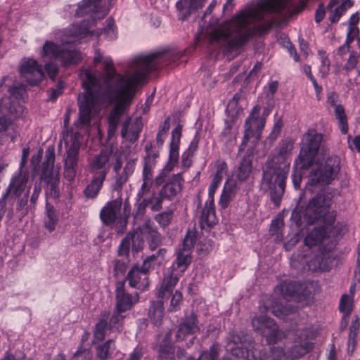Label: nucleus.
Here are the masks:
<instances>
[{
  "label": "nucleus",
  "mask_w": 360,
  "mask_h": 360,
  "mask_svg": "<svg viewBox=\"0 0 360 360\" xmlns=\"http://www.w3.org/2000/svg\"><path fill=\"white\" fill-rule=\"evenodd\" d=\"M150 200L149 199L145 198L143 197L137 198L136 197V202L135 204L136 209V216H143L146 212V207L150 205Z\"/></svg>",
  "instance_id": "obj_56"
},
{
  "label": "nucleus",
  "mask_w": 360,
  "mask_h": 360,
  "mask_svg": "<svg viewBox=\"0 0 360 360\" xmlns=\"http://www.w3.org/2000/svg\"><path fill=\"white\" fill-rule=\"evenodd\" d=\"M124 313V312L123 311H117V310L115 309L113 314L110 318L108 317L110 331H120L122 329L123 320L126 316L123 314Z\"/></svg>",
  "instance_id": "obj_42"
},
{
  "label": "nucleus",
  "mask_w": 360,
  "mask_h": 360,
  "mask_svg": "<svg viewBox=\"0 0 360 360\" xmlns=\"http://www.w3.org/2000/svg\"><path fill=\"white\" fill-rule=\"evenodd\" d=\"M356 39V37H351L350 34L346 35L345 43L340 46L337 50V54L341 57L349 52L350 44Z\"/></svg>",
  "instance_id": "obj_58"
},
{
  "label": "nucleus",
  "mask_w": 360,
  "mask_h": 360,
  "mask_svg": "<svg viewBox=\"0 0 360 360\" xmlns=\"http://www.w3.org/2000/svg\"><path fill=\"white\" fill-rule=\"evenodd\" d=\"M297 290V286L294 282H283L277 285L275 292L281 294L283 297L293 295Z\"/></svg>",
  "instance_id": "obj_47"
},
{
  "label": "nucleus",
  "mask_w": 360,
  "mask_h": 360,
  "mask_svg": "<svg viewBox=\"0 0 360 360\" xmlns=\"http://www.w3.org/2000/svg\"><path fill=\"white\" fill-rule=\"evenodd\" d=\"M260 110L259 105H255L247 117L243 145H245L250 138L254 137L257 140L259 139L261 131L264 129L266 122V118L259 116Z\"/></svg>",
  "instance_id": "obj_11"
},
{
  "label": "nucleus",
  "mask_w": 360,
  "mask_h": 360,
  "mask_svg": "<svg viewBox=\"0 0 360 360\" xmlns=\"http://www.w3.org/2000/svg\"><path fill=\"white\" fill-rule=\"evenodd\" d=\"M173 218V211L167 210L155 216V220L163 228L168 226Z\"/></svg>",
  "instance_id": "obj_51"
},
{
  "label": "nucleus",
  "mask_w": 360,
  "mask_h": 360,
  "mask_svg": "<svg viewBox=\"0 0 360 360\" xmlns=\"http://www.w3.org/2000/svg\"><path fill=\"white\" fill-rule=\"evenodd\" d=\"M79 147V141L75 139L68 150L67 157L65 160V167L76 169Z\"/></svg>",
  "instance_id": "obj_35"
},
{
  "label": "nucleus",
  "mask_w": 360,
  "mask_h": 360,
  "mask_svg": "<svg viewBox=\"0 0 360 360\" xmlns=\"http://www.w3.org/2000/svg\"><path fill=\"white\" fill-rule=\"evenodd\" d=\"M46 160L42 164L41 179L44 180L55 193H58L59 183V171L54 169L55 153L53 147H49L46 150Z\"/></svg>",
  "instance_id": "obj_13"
},
{
  "label": "nucleus",
  "mask_w": 360,
  "mask_h": 360,
  "mask_svg": "<svg viewBox=\"0 0 360 360\" xmlns=\"http://www.w3.org/2000/svg\"><path fill=\"white\" fill-rule=\"evenodd\" d=\"M95 34L96 32L90 30L84 22L81 25H71L55 34L56 39L61 43L60 46L52 41L47 40L44 44L40 54L42 57L58 60L64 65L77 64L81 60L80 53L72 49V46L67 49L65 48V46L74 44L89 35L92 37ZM98 34L96 32V35Z\"/></svg>",
  "instance_id": "obj_4"
},
{
  "label": "nucleus",
  "mask_w": 360,
  "mask_h": 360,
  "mask_svg": "<svg viewBox=\"0 0 360 360\" xmlns=\"http://www.w3.org/2000/svg\"><path fill=\"white\" fill-rule=\"evenodd\" d=\"M102 8V0H83L79 5L77 15L96 13Z\"/></svg>",
  "instance_id": "obj_30"
},
{
  "label": "nucleus",
  "mask_w": 360,
  "mask_h": 360,
  "mask_svg": "<svg viewBox=\"0 0 360 360\" xmlns=\"http://www.w3.org/2000/svg\"><path fill=\"white\" fill-rule=\"evenodd\" d=\"M201 221L208 226H212L217 223L214 207V198H209L208 200L206 202L205 208L202 210Z\"/></svg>",
  "instance_id": "obj_32"
},
{
  "label": "nucleus",
  "mask_w": 360,
  "mask_h": 360,
  "mask_svg": "<svg viewBox=\"0 0 360 360\" xmlns=\"http://www.w3.org/2000/svg\"><path fill=\"white\" fill-rule=\"evenodd\" d=\"M179 158L169 157L168 162H167L165 167L162 169L161 172L155 178V182L157 185L160 186L162 184L167 177H171V172L174 169L177 164Z\"/></svg>",
  "instance_id": "obj_40"
},
{
  "label": "nucleus",
  "mask_w": 360,
  "mask_h": 360,
  "mask_svg": "<svg viewBox=\"0 0 360 360\" xmlns=\"http://www.w3.org/2000/svg\"><path fill=\"white\" fill-rule=\"evenodd\" d=\"M199 330L197 317L192 314L187 316L185 321L179 325L176 334V340L177 342L183 341L187 336L193 335Z\"/></svg>",
  "instance_id": "obj_20"
},
{
  "label": "nucleus",
  "mask_w": 360,
  "mask_h": 360,
  "mask_svg": "<svg viewBox=\"0 0 360 360\" xmlns=\"http://www.w3.org/2000/svg\"><path fill=\"white\" fill-rule=\"evenodd\" d=\"M122 204V200L121 198L108 202L100 212V217L103 223L106 225L113 224L120 212Z\"/></svg>",
  "instance_id": "obj_19"
},
{
  "label": "nucleus",
  "mask_w": 360,
  "mask_h": 360,
  "mask_svg": "<svg viewBox=\"0 0 360 360\" xmlns=\"http://www.w3.org/2000/svg\"><path fill=\"white\" fill-rule=\"evenodd\" d=\"M359 57V56L356 52H350L349 58L347 59L344 68L347 71H349L354 69L357 65Z\"/></svg>",
  "instance_id": "obj_60"
},
{
  "label": "nucleus",
  "mask_w": 360,
  "mask_h": 360,
  "mask_svg": "<svg viewBox=\"0 0 360 360\" xmlns=\"http://www.w3.org/2000/svg\"><path fill=\"white\" fill-rule=\"evenodd\" d=\"M233 122L225 121V127L220 134V141L224 143H229L236 139V129H233Z\"/></svg>",
  "instance_id": "obj_45"
},
{
  "label": "nucleus",
  "mask_w": 360,
  "mask_h": 360,
  "mask_svg": "<svg viewBox=\"0 0 360 360\" xmlns=\"http://www.w3.org/2000/svg\"><path fill=\"white\" fill-rule=\"evenodd\" d=\"M140 57L150 58L153 68L148 70V73L151 70H158L160 67L167 65L170 63L171 54L168 52H158L147 56H137L132 62L131 70L127 72L124 75L127 73L132 74L134 72L136 60ZM101 61L103 63L104 65V74L102 79H98L91 70H86L80 74V78L82 81V85L85 89V92H96L105 89L107 93H110L111 87L116 86L115 78L117 76H120L121 75L116 72L111 58L108 56L103 58L102 53L99 50H96L95 52L94 63L96 65Z\"/></svg>",
  "instance_id": "obj_3"
},
{
  "label": "nucleus",
  "mask_w": 360,
  "mask_h": 360,
  "mask_svg": "<svg viewBox=\"0 0 360 360\" xmlns=\"http://www.w3.org/2000/svg\"><path fill=\"white\" fill-rule=\"evenodd\" d=\"M8 91L15 98H19L22 97L24 93L25 92V88L22 84L13 85L12 86H9Z\"/></svg>",
  "instance_id": "obj_62"
},
{
  "label": "nucleus",
  "mask_w": 360,
  "mask_h": 360,
  "mask_svg": "<svg viewBox=\"0 0 360 360\" xmlns=\"http://www.w3.org/2000/svg\"><path fill=\"white\" fill-rule=\"evenodd\" d=\"M167 252V250L165 248L159 249L156 253L146 258L143 261L144 265L149 268L152 264L161 265L165 262Z\"/></svg>",
  "instance_id": "obj_46"
},
{
  "label": "nucleus",
  "mask_w": 360,
  "mask_h": 360,
  "mask_svg": "<svg viewBox=\"0 0 360 360\" xmlns=\"http://www.w3.org/2000/svg\"><path fill=\"white\" fill-rule=\"evenodd\" d=\"M131 240L133 241V236L127 234L120 244L118 254L121 256H127L129 253Z\"/></svg>",
  "instance_id": "obj_54"
},
{
  "label": "nucleus",
  "mask_w": 360,
  "mask_h": 360,
  "mask_svg": "<svg viewBox=\"0 0 360 360\" xmlns=\"http://www.w3.org/2000/svg\"><path fill=\"white\" fill-rule=\"evenodd\" d=\"M227 350L231 354L244 360H258L256 351H253L252 343L246 340H243L238 335H233L227 342Z\"/></svg>",
  "instance_id": "obj_14"
},
{
  "label": "nucleus",
  "mask_w": 360,
  "mask_h": 360,
  "mask_svg": "<svg viewBox=\"0 0 360 360\" xmlns=\"http://www.w3.org/2000/svg\"><path fill=\"white\" fill-rule=\"evenodd\" d=\"M135 162L134 161H129L126 163L123 170L116 173L115 176V186L116 189H121L122 186L127 181L130 175L134 171Z\"/></svg>",
  "instance_id": "obj_34"
},
{
  "label": "nucleus",
  "mask_w": 360,
  "mask_h": 360,
  "mask_svg": "<svg viewBox=\"0 0 360 360\" xmlns=\"http://www.w3.org/2000/svg\"><path fill=\"white\" fill-rule=\"evenodd\" d=\"M166 199L165 197L159 195L158 197H152L149 200H150V209L153 212H158L162 208V202L163 200Z\"/></svg>",
  "instance_id": "obj_61"
},
{
  "label": "nucleus",
  "mask_w": 360,
  "mask_h": 360,
  "mask_svg": "<svg viewBox=\"0 0 360 360\" xmlns=\"http://www.w3.org/2000/svg\"><path fill=\"white\" fill-rule=\"evenodd\" d=\"M280 157L266 162L262 182L264 189L271 191V200L277 205H279L284 193L290 167V162L284 163L282 167H278L277 162H279V160L276 162V159Z\"/></svg>",
  "instance_id": "obj_6"
},
{
  "label": "nucleus",
  "mask_w": 360,
  "mask_h": 360,
  "mask_svg": "<svg viewBox=\"0 0 360 360\" xmlns=\"http://www.w3.org/2000/svg\"><path fill=\"white\" fill-rule=\"evenodd\" d=\"M330 200L324 195H316L309 200L303 212L304 218L309 224L317 221L323 222L326 226L331 225L335 221V214L330 212Z\"/></svg>",
  "instance_id": "obj_9"
},
{
  "label": "nucleus",
  "mask_w": 360,
  "mask_h": 360,
  "mask_svg": "<svg viewBox=\"0 0 360 360\" xmlns=\"http://www.w3.org/2000/svg\"><path fill=\"white\" fill-rule=\"evenodd\" d=\"M306 169L297 168L296 165H294V172L292 174V181L295 189H300L302 182V170H305Z\"/></svg>",
  "instance_id": "obj_59"
},
{
  "label": "nucleus",
  "mask_w": 360,
  "mask_h": 360,
  "mask_svg": "<svg viewBox=\"0 0 360 360\" xmlns=\"http://www.w3.org/2000/svg\"><path fill=\"white\" fill-rule=\"evenodd\" d=\"M323 135L314 129H309L304 134L300 154L295 160L297 168L308 169L315 162L321 148Z\"/></svg>",
  "instance_id": "obj_8"
},
{
  "label": "nucleus",
  "mask_w": 360,
  "mask_h": 360,
  "mask_svg": "<svg viewBox=\"0 0 360 360\" xmlns=\"http://www.w3.org/2000/svg\"><path fill=\"white\" fill-rule=\"evenodd\" d=\"M179 281V276L174 274L173 269H169L167 275L165 276L162 283L158 292V297L163 299L167 293L172 292L174 288Z\"/></svg>",
  "instance_id": "obj_26"
},
{
  "label": "nucleus",
  "mask_w": 360,
  "mask_h": 360,
  "mask_svg": "<svg viewBox=\"0 0 360 360\" xmlns=\"http://www.w3.org/2000/svg\"><path fill=\"white\" fill-rule=\"evenodd\" d=\"M334 112L336 119L338 120L341 133L345 134L348 130V125L344 107L342 105L336 106L334 108Z\"/></svg>",
  "instance_id": "obj_48"
},
{
  "label": "nucleus",
  "mask_w": 360,
  "mask_h": 360,
  "mask_svg": "<svg viewBox=\"0 0 360 360\" xmlns=\"http://www.w3.org/2000/svg\"><path fill=\"white\" fill-rule=\"evenodd\" d=\"M196 241L195 233L193 231H188L183 242V248L181 250L188 251L193 247Z\"/></svg>",
  "instance_id": "obj_57"
},
{
  "label": "nucleus",
  "mask_w": 360,
  "mask_h": 360,
  "mask_svg": "<svg viewBox=\"0 0 360 360\" xmlns=\"http://www.w3.org/2000/svg\"><path fill=\"white\" fill-rule=\"evenodd\" d=\"M353 296L343 295L340 301V311L345 314L343 319L347 322V319L351 314L353 308Z\"/></svg>",
  "instance_id": "obj_44"
},
{
  "label": "nucleus",
  "mask_w": 360,
  "mask_h": 360,
  "mask_svg": "<svg viewBox=\"0 0 360 360\" xmlns=\"http://www.w3.org/2000/svg\"><path fill=\"white\" fill-rule=\"evenodd\" d=\"M20 76L31 85L42 80L44 74L37 61L32 58H24L19 68Z\"/></svg>",
  "instance_id": "obj_15"
},
{
  "label": "nucleus",
  "mask_w": 360,
  "mask_h": 360,
  "mask_svg": "<svg viewBox=\"0 0 360 360\" xmlns=\"http://www.w3.org/2000/svg\"><path fill=\"white\" fill-rule=\"evenodd\" d=\"M105 179V171L94 174L92 180L86 186L84 193L87 198H95L100 192Z\"/></svg>",
  "instance_id": "obj_23"
},
{
  "label": "nucleus",
  "mask_w": 360,
  "mask_h": 360,
  "mask_svg": "<svg viewBox=\"0 0 360 360\" xmlns=\"http://www.w3.org/2000/svg\"><path fill=\"white\" fill-rule=\"evenodd\" d=\"M359 22V15L358 13H355L350 16L347 30V35L349 34L351 37L358 38L359 35V30L357 27Z\"/></svg>",
  "instance_id": "obj_50"
},
{
  "label": "nucleus",
  "mask_w": 360,
  "mask_h": 360,
  "mask_svg": "<svg viewBox=\"0 0 360 360\" xmlns=\"http://www.w3.org/2000/svg\"><path fill=\"white\" fill-rule=\"evenodd\" d=\"M164 316L163 302H153L149 309V318L154 325H160Z\"/></svg>",
  "instance_id": "obj_38"
},
{
  "label": "nucleus",
  "mask_w": 360,
  "mask_h": 360,
  "mask_svg": "<svg viewBox=\"0 0 360 360\" xmlns=\"http://www.w3.org/2000/svg\"><path fill=\"white\" fill-rule=\"evenodd\" d=\"M191 262V255L190 252L180 250L177 253L175 263L173 265V270L174 268L179 269L180 273H184L188 268Z\"/></svg>",
  "instance_id": "obj_36"
},
{
  "label": "nucleus",
  "mask_w": 360,
  "mask_h": 360,
  "mask_svg": "<svg viewBox=\"0 0 360 360\" xmlns=\"http://www.w3.org/2000/svg\"><path fill=\"white\" fill-rule=\"evenodd\" d=\"M28 178L19 174L13 176L6 191V195L14 197L20 196L27 187Z\"/></svg>",
  "instance_id": "obj_25"
},
{
  "label": "nucleus",
  "mask_w": 360,
  "mask_h": 360,
  "mask_svg": "<svg viewBox=\"0 0 360 360\" xmlns=\"http://www.w3.org/2000/svg\"><path fill=\"white\" fill-rule=\"evenodd\" d=\"M319 56L321 61L319 68V73L321 75L322 77H325L330 71V63L325 51H319Z\"/></svg>",
  "instance_id": "obj_52"
},
{
  "label": "nucleus",
  "mask_w": 360,
  "mask_h": 360,
  "mask_svg": "<svg viewBox=\"0 0 360 360\" xmlns=\"http://www.w3.org/2000/svg\"><path fill=\"white\" fill-rule=\"evenodd\" d=\"M170 336L171 335L169 333L166 334L159 346V360H174V347L169 340Z\"/></svg>",
  "instance_id": "obj_28"
},
{
  "label": "nucleus",
  "mask_w": 360,
  "mask_h": 360,
  "mask_svg": "<svg viewBox=\"0 0 360 360\" xmlns=\"http://www.w3.org/2000/svg\"><path fill=\"white\" fill-rule=\"evenodd\" d=\"M322 151L323 161L319 159L311 168L308 176V186H323L330 184L340 172V158L335 155H327V150Z\"/></svg>",
  "instance_id": "obj_7"
},
{
  "label": "nucleus",
  "mask_w": 360,
  "mask_h": 360,
  "mask_svg": "<svg viewBox=\"0 0 360 360\" xmlns=\"http://www.w3.org/2000/svg\"><path fill=\"white\" fill-rule=\"evenodd\" d=\"M323 237V233L322 231L314 228L307 235L304 239V244L309 247L316 245L321 242Z\"/></svg>",
  "instance_id": "obj_49"
},
{
  "label": "nucleus",
  "mask_w": 360,
  "mask_h": 360,
  "mask_svg": "<svg viewBox=\"0 0 360 360\" xmlns=\"http://www.w3.org/2000/svg\"><path fill=\"white\" fill-rule=\"evenodd\" d=\"M183 184L184 179L181 173L173 174L171 177H167L162 184L159 195L170 200L181 191Z\"/></svg>",
  "instance_id": "obj_18"
},
{
  "label": "nucleus",
  "mask_w": 360,
  "mask_h": 360,
  "mask_svg": "<svg viewBox=\"0 0 360 360\" xmlns=\"http://www.w3.org/2000/svg\"><path fill=\"white\" fill-rule=\"evenodd\" d=\"M112 151L110 150H103L94 157L90 163V172L94 174L105 171V176L109 170V162Z\"/></svg>",
  "instance_id": "obj_21"
},
{
  "label": "nucleus",
  "mask_w": 360,
  "mask_h": 360,
  "mask_svg": "<svg viewBox=\"0 0 360 360\" xmlns=\"http://www.w3.org/2000/svg\"><path fill=\"white\" fill-rule=\"evenodd\" d=\"M360 328V320L359 316H355L349 327V337L356 338Z\"/></svg>",
  "instance_id": "obj_63"
},
{
  "label": "nucleus",
  "mask_w": 360,
  "mask_h": 360,
  "mask_svg": "<svg viewBox=\"0 0 360 360\" xmlns=\"http://www.w3.org/2000/svg\"><path fill=\"white\" fill-rule=\"evenodd\" d=\"M115 349L113 340H108L105 343L100 345L96 348V355L101 360H106L111 357Z\"/></svg>",
  "instance_id": "obj_41"
},
{
  "label": "nucleus",
  "mask_w": 360,
  "mask_h": 360,
  "mask_svg": "<svg viewBox=\"0 0 360 360\" xmlns=\"http://www.w3.org/2000/svg\"><path fill=\"white\" fill-rule=\"evenodd\" d=\"M252 171V159L250 155L245 156L239 163L236 170V177L240 181H245L250 177Z\"/></svg>",
  "instance_id": "obj_33"
},
{
  "label": "nucleus",
  "mask_w": 360,
  "mask_h": 360,
  "mask_svg": "<svg viewBox=\"0 0 360 360\" xmlns=\"http://www.w3.org/2000/svg\"><path fill=\"white\" fill-rule=\"evenodd\" d=\"M150 58L140 57L136 60L135 70L132 74L117 76L116 86L111 87L110 93L105 89L96 92H84L78 96L79 117L76 122L78 127L89 126L92 115L98 111V105L112 96L116 103L108 118V138L115 134L121 116L130 105L138 86L146 78L148 70L153 68Z\"/></svg>",
  "instance_id": "obj_2"
},
{
  "label": "nucleus",
  "mask_w": 360,
  "mask_h": 360,
  "mask_svg": "<svg viewBox=\"0 0 360 360\" xmlns=\"http://www.w3.org/2000/svg\"><path fill=\"white\" fill-rule=\"evenodd\" d=\"M293 148V143L291 141H283L280 146L278 156L285 160L290 155Z\"/></svg>",
  "instance_id": "obj_55"
},
{
  "label": "nucleus",
  "mask_w": 360,
  "mask_h": 360,
  "mask_svg": "<svg viewBox=\"0 0 360 360\" xmlns=\"http://www.w3.org/2000/svg\"><path fill=\"white\" fill-rule=\"evenodd\" d=\"M91 354L89 350L84 349L78 350L71 360H91Z\"/></svg>",
  "instance_id": "obj_64"
},
{
  "label": "nucleus",
  "mask_w": 360,
  "mask_h": 360,
  "mask_svg": "<svg viewBox=\"0 0 360 360\" xmlns=\"http://www.w3.org/2000/svg\"><path fill=\"white\" fill-rule=\"evenodd\" d=\"M158 153L148 154L144 158V165L143 169V180L149 181L153 178V169L156 165V158Z\"/></svg>",
  "instance_id": "obj_37"
},
{
  "label": "nucleus",
  "mask_w": 360,
  "mask_h": 360,
  "mask_svg": "<svg viewBox=\"0 0 360 360\" xmlns=\"http://www.w3.org/2000/svg\"><path fill=\"white\" fill-rule=\"evenodd\" d=\"M145 240L151 250H155L162 243V236L149 218L145 219L133 234L132 249L137 252L143 248Z\"/></svg>",
  "instance_id": "obj_10"
},
{
  "label": "nucleus",
  "mask_w": 360,
  "mask_h": 360,
  "mask_svg": "<svg viewBox=\"0 0 360 360\" xmlns=\"http://www.w3.org/2000/svg\"><path fill=\"white\" fill-rule=\"evenodd\" d=\"M58 222V217L56 211L53 206L47 205L46 207V215L44 217V227L52 232L56 229V224Z\"/></svg>",
  "instance_id": "obj_39"
},
{
  "label": "nucleus",
  "mask_w": 360,
  "mask_h": 360,
  "mask_svg": "<svg viewBox=\"0 0 360 360\" xmlns=\"http://www.w3.org/2000/svg\"><path fill=\"white\" fill-rule=\"evenodd\" d=\"M286 359V351L278 346L270 347L268 352L260 356L259 360H281Z\"/></svg>",
  "instance_id": "obj_43"
},
{
  "label": "nucleus",
  "mask_w": 360,
  "mask_h": 360,
  "mask_svg": "<svg viewBox=\"0 0 360 360\" xmlns=\"http://www.w3.org/2000/svg\"><path fill=\"white\" fill-rule=\"evenodd\" d=\"M216 172L211 184L208 188L209 198H214V193L220 185L224 176L227 172V164L224 161L219 160L216 163Z\"/></svg>",
  "instance_id": "obj_24"
},
{
  "label": "nucleus",
  "mask_w": 360,
  "mask_h": 360,
  "mask_svg": "<svg viewBox=\"0 0 360 360\" xmlns=\"http://www.w3.org/2000/svg\"><path fill=\"white\" fill-rule=\"evenodd\" d=\"M148 270L149 266H145L144 264H143L141 267L134 265L129 271L127 277L129 286L141 290H145L149 285Z\"/></svg>",
  "instance_id": "obj_17"
},
{
  "label": "nucleus",
  "mask_w": 360,
  "mask_h": 360,
  "mask_svg": "<svg viewBox=\"0 0 360 360\" xmlns=\"http://www.w3.org/2000/svg\"><path fill=\"white\" fill-rule=\"evenodd\" d=\"M108 319V314L107 313H103L101 314V319L95 326L93 343L101 342L104 340L107 331L109 330V326H108L107 323Z\"/></svg>",
  "instance_id": "obj_31"
},
{
  "label": "nucleus",
  "mask_w": 360,
  "mask_h": 360,
  "mask_svg": "<svg viewBox=\"0 0 360 360\" xmlns=\"http://www.w3.org/2000/svg\"><path fill=\"white\" fill-rule=\"evenodd\" d=\"M293 341L286 351V359L295 360L304 356L312 349L313 345L307 338L305 330H299L292 338Z\"/></svg>",
  "instance_id": "obj_12"
},
{
  "label": "nucleus",
  "mask_w": 360,
  "mask_h": 360,
  "mask_svg": "<svg viewBox=\"0 0 360 360\" xmlns=\"http://www.w3.org/2000/svg\"><path fill=\"white\" fill-rule=\"evenodd\" d=\"M206 0H179L176 7L180 12V19L184 20L191 13L201 9Z\"/></svg>",
  "instance_id": "obj_22"
},
{
  "label": "nucleus",
  "mask_w": 360,
  "mask_h": 360,
  "mask_svg": "<svg viewBox=\"0 0 360 360\" xmlns=\"http://www.w3.org/2000/svg\"><path fill=\"white\" fill-rule=\"evenodd\" d=\"M183 300L182 293L179 290H176L175 292L172 295V297L170 300L169 307L168 311H176L180 309L181 303Z\"/></svg>",
  "instance_id": "obj_53"
},
{
  "label": "nucleus",
  "mask_w": 360,
  "mask_h": 360,
  "mask_svg": "<svg viewBox=\"0 0 360 360\" xmlns=\"http://www.w3.org/2000/svg\"><path fill=\"white\" fill-rule=\"evenodd\" d=\"M139 300V296L137 293L131 295L126 292L124 289V281L117 283L116 285V304L115 308L117 311L125 312L131 309V307Z\"/></svg>",
  "instance_id": "obj_16"
},
{
  "label": "nucleus",
  "mask_w": 360,
  "mask_h": 360,
  "mask_svg": "<svg viewBox=\"0 0 360 360\" xmlns=\"http://www.w3.org/2000/svg\"><path fill=\"white\" fill-rule=\"evenodd\" d=\"M353 6L352 0H330L327 5L328 20L338 22L341 17ZM304 7L303 1L297 6L294 0H260L255 5L245 7L236 13L231 20L210 33V40L225 46L228 51L238 49L243 46L256 32H264L271 27L269 16L273 13L292 16Z\"/></svg>",
  "instance_id": "obj_1"
},
{
  "label": "nucleus",
  "mask_w": 360,
  "mask_h": 360,
  "mask_svg": "<svg viewBox=\"0 0 360 360\" xmlns=\"http://www.w3.org/2000/svg\"><path fill=\"white\" fill-rule=\"evenodd\" d=\"M131 123V117H127L122 125L121 134L123 138L130 142H134L139 136L141 129L139 125L134 124L129 129Z\"/></svg>",
  "instance_id": "obj_29"
},
{
  "label": "nucleus",
  "mask_w": 360,
  "mask_h": 360,
  "mask_svg": "<svg viewBox=\"0 0 360 360\" xmlns=\"http://www.w3.org/2000/svg\"><path fill=\"white\" fill-rule=\"evenodd\" d=\"M269 310L278 318L284 319L292 313H295V309L290 306L280 304L270 298L266 300L265 305L259 307L260 314L253 317L252 327L255 331L266 338L269 344H272L283 339L286 335L283 331L278 330L273 319L267 317Z\"/></svg>",
  "instance_id": "obj_5"
},
{
  "label": "nucleus",
  "mask_w": 360,
  "mask_h": 360,
  "mask_svg": "<svg viewBox=\"0 0 360 360\" xmlns=\"http://www.w3.org/2000/svg\"><path fill=\"white\" fill-rule=\"evenodd\" d=\"M238 191L236 182L231 180L226 181L219 204L221 208H226Z\"/></svg>",
  "instance_id": "obj_27"
}]
</instances>
